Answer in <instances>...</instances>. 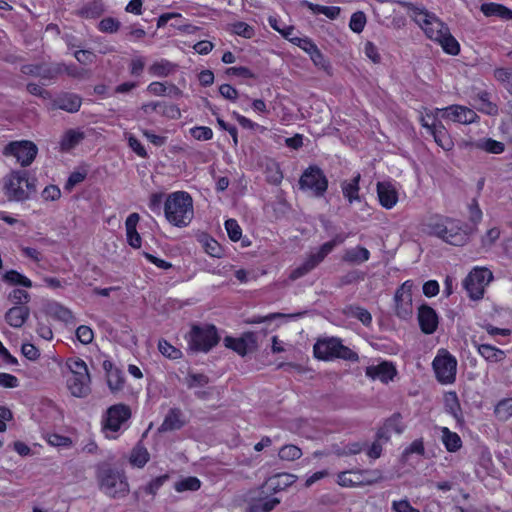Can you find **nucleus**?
Returning a JSON list of instances; mask_svg holds the SVG:
<instances>
[{
	"instance_id": "obj_1",
	"label": "nucleus",
	"mask_w": 512,
	"mask_h": 512,
	"mask_svg": "<svg viewBox=\"0 0 512 512\" xmlns=\"http://www.w3.org/2000/svg\"><path fill=\"white\" fill-rule=\"evenodd\" d=\"M165 217L177 227L187 226L193 218V201L187 192L177 191L168 195L164 203Z\"/></svg>"
},
{
	"instance_id": "obj_2",
	"label": "nucleus",
	"mask_w": 512,
	"mask_h": 512,
	"mask_svg": "<svg viewBox=\"0 0 512 512\" xmlns=\"http://www.w3.org/2000/svg\"><path fill=\"white\" fill-rule=\"evenodd\" d=\"M36 180L24 170L12 171L4 179L5 195L9 200L25 201L36 193Z\"/></svg>"
},
{
	"instance_id": "obj_3",
	"label": "nucleus",
	"mask_w": 512,
	"mask_h": 512,
	"mask_svg": "<svg viewBox=\"0 0 512 512\" xmlns=\"http://www.w3.org/2000/svg\"><path fill=\"white\" fill-rule=\"evenodd\" d=\"M186 339L189 350L207 353L219 343L220 336L214 325L194 324L186 335Z\"/></svg>"
},
{
	"instance_id": "obj_4",
	"label": "nucleus",
	"mask_w": 512,
	"mask_h": 512,
	"mask_svg": "<svg viewBox=\"0 0 512 512\" xmlns=\"http://www.w3.org/2000/svg\"><path fill=\"white\" fill-rule=\"evenodd\" d=\"M313 351L314 356L320 360L339 358L356 362L359 359L356 352L344 346L340 339L334 337L318 340L313 347Z\"/></svg>"
},
{
	"instance_id": "obj_5",
	"label": "nucleus",
	"mask_w": 512,
	"mask_h": 512,
	"mask_svg": "<svg viewBox=\"0 0 512 512\" xmlns=\"http://www.w3.org/2000/svg\"><path fill=\"white\" fill-rule=\"evenodd\" d=\"M406 6L410 12V17L421 27L429 39L438 40L444 30L448 28L435 14L418 8L412 3H407Z\"/></svg>"
},
{
	"instance_id": "obj_6",
	"label": "nucleus",
	"mask_w": 512,
	"mask_h": 512,
	"mask_svg": "<svg viewBox=\"0 0 512 512\" xmlns=\"http://www.w3.org/2000/svg\"><path fill=\"white\" fill-rule=\"evenodd\" d=\"M299 188L302 191H309L314 197L324 196L328 188V179L323 170L311 165L304 170L299 179Z\"/></svg>"
},
{
	"instance_id": "obj_7",
	"label": "nucleus",
	"mask_w": 512,
	"mask_h": 512,
	"mask_svg": "<svg viewBox=\"0 0 512 512\" xmlns=\"http://www.w3.org/2000/svg\"><path fill=\"white\" fill-rule=\"evenodd\" d=\"M345 239V235L339 234L336 235L332 240L324 243L317 252L312 253L301 266L297 267L291 272L290 278L292 280H296L306 275L308 272L313 270L320 262H322L324 258L330 252H332L336 245L343 243Z\"/></svg>"
},
{
	"instance_id": "obj_8",
	"label": "nucleus",
	"mask_w": 512,
	"mask_h": 512,
	"mask_svg": "<svg viewBox=\"0 0 512 512\" xmlns=\"http://www.w3.org/2000/svg\"><path fill=\"white\" fill-rule=\"evenodd\" d=\"M100 487L110 497H123L128 493L129 486L123 473L107 468L100 472Z\"/></svg>"
},
{
	"instance_id": "obj_9",
	"label": "nucleus",
	"mask_w": 512,
	"mask_h": 512,
	"mask_svg": "<svg viewBox=\"0 0 512 512\" xmlns=\"http://www.w3.org/2000/svg\"><path fill=\"white\" fill-rule=\"evenodd\" d=\"M493 279L492 272L487 268H474L464 279L463 286L469 297L479 300L484 295L485 287Z\"/></svg>"
},
{
	"instance_id": "obj_10",
	"label": "nucleus",
	"mask_w": 512,
	"mask_h": 512,
	"mask_svg": "<svg viewBox=\"0 0 512 512\" xmlns=\"http://www.w3.org/2000/svg\"><path fill=\"white\" fill-rule=\"evenodd\" d=\"M65 64L55 62H42L38 64H26L21 67V72L25 75L39 77L46 82L51 83L58 79L64 73Z\"/></svg>"
},
{
	"instance_id": "obj_11",
	"label": "nucleus",
	"mask_w": 512,
	"mask_h": 512,
	"mask_svg": "<svg viewBox=\"0 0 512 512\" xmlns=\"http://www.w3.org/2000/svg\"><path fill=\"white\" fill-rule=\"evenodd\" d=\"M3 153L6 156H14L21 166L27 167L36 158L38 148L32 141H13L6 145Z\"/></svg>"
},
{
	"instance_id": "obj_12",
	"label": "nucleus",
	"mask_w": 512,
	"mask_h": 512,
	"mask_svg": "<svg viewBox=\"0 0 512 512\" xmlns=\"http://www.w3.org/2000/svg\"><path fill=\"white\" fill-rule=\"evenodd\" d=\"M411 280L405 281L395 292V314L401 319L409 318L413 313Z\"/></svg>"
},
{
	"instance_id": "obj_13",
	"label": "nucleus",
	"mask_w": 512,
	"mask_h": 512,
	"mask_svg": "<svg viewBox=\"0 0 512 512\" xmlns=\"http://www.w3.org/2000/svg\"><path fill=\"white\" fill-rule=\"evenodd\" d=\"M456 359L446 352L444 355H437L433 360V368L439 382L448 384L455 381Z\"/></svg>"
},
{
	"instance_id": "obj_14",
	"label": "nucleus",
	"mask_w": 512,
	"mask_h": 512,
	"mask_svg": "<svg viewBox=\"0 0 512 512\" xmlns=\"http://www.w3.org/2000/svg\"><path fill=\"white\" fill-rule=\"evenodd\" d=\"M444 241L454 245L462 246L469 238V229L461 221L445 218Z\"/></svg>"
},
{
	"instance_id": "obj_15",
	"label": "nucleus",
	"mask_w": 512,
	"mask_h": 512,
	"mask_svg": "<svg viewBox=\"0 0 512 512\" xmlns=\"http://www.w3.org/2000/svg\"><path fill=\"white\" fill-rule=\"evenodd\" d=\"M131 417V410L125 404H116L109 407L103 419V428L117 432L123 423Z\"/></svg>"
},
{
	"instance_id": "obj_16",
	"label": "nucleus",
	"mask_w": 512,
	"mask_h": 512,
	"mask_svg": "<svg viewBox=\"0 0 512 512\" xmlns=\"http://www.w3.org/2000/svg\"><path fill=\"white\" fill-rule=\"evenodd\" d=\"M418 322L423 333L432 334L437 330L439 318L432 307L422 304L418 308Z\"/></svg>"
},
{
	"instance_id": "obj_17",
	"label": "nucleus",
	"mask_w": 512,
	"mask_h": 512,
	"mask_svg": "<svg viewBox=\"0 0 512 512\" xmlns=\"http://www.w3.org/2000/svg\"><path fill=\"white\" fill-rule=\"evenodd\" d=\"M439 111L443 118L462 124L472 123L476 117L473 110L460 105H452Z\"/></svg>"
},
{
	"instance_id": "obj_18",
	"label": "nucleus",
	"mask_w": 512,
	"mask_h": 512,
	"mask_svg": "<svg viewBox=\"0 0 512 512\" xmlns=\"http://www.w3.org/2000/svg\"><path fill=\"white\" fill-rule=\"evenodd\" d=\"M91 377L90 374H84L78 376L77 374H71L67 379V387L71 394L78 398H84L91 392Z\"/></svg>"
},
{
	"instance_id": "obj_19",
	"label": "nucleus",
	"mask_w": 512,
	"mask_h": 512,
	"mask_svg": "<svg viewBox=\"0 0 512 512\" xmlns=\"http://www.w3.org/2000/svg\"><path fill=\"white\" fill-rule=\"evenodd\" d=\"M365 374L371 379H379L383 383H388L396 375V369L392 363L384 361L378 365L368 366Z\"/></svg>"
},
{
	"instance_id": "obj_20",
	"label": "nucleus",
	"mask_w": 512,
	"mask_h": 512,
	"mask_svg": "<svg viewBox=\"0 0 512 512\" xmlns=\"http://www.w3.org/2000/svg\"><path fill=\"white\" fill-rule=\"evenodd\" d=\"M184 414L180 408H171L162 424L158 428V432L165 433L169 431H175L181 429L185 425Z\"/></svg>"
},
{
	"instance_id": "obj_21",
	"label": "nucleus",
	"mask_w": 512,
	"mask_h": 512,
	"mask_svg": "<svg viewBox=\"0 0 512 512\" xmlns=\"http://www.w3.org/2000/svg\"><path fill=\"white\" fill-rule=\"evenodd\" d=\"M377 194L380 204L386 209L393 208L398 201V193L389 182H378Z\"/></svg>"
},
{
	"instance_id": "obj_22",
	"label": "nucleus",
	"mask_w": 512,
	"mask_h": 512,
	"mask_svg": "<svg viewBox=\"0 0 512 512\" xmlns=\"http://www.w3.org/2000/svg\"><path fill=\"white\" fill-rule=\"evenodd\" d=\"M82 104L80 96L74 93H63L54 100V106L69 113L79 111Z\"/></svg>"
},
{
	"instance_id": "obj_23",
	"label": "nucleus",
	"mask_w": 512,
	"mask_h": 512,
	"mask_svg": "<svg viewBox=\"0 0 512 512\" xmlns=\"http://www.w3.org/2000/svg\"><path fill=\"white\" fill-rule=\"evenodd\" d=\"M30 315L28 306H13L5 314L6 322L14 328H20Z\"/></svg>"
},
{
	"instance_id": "obj_24",
	"label": "nucleus",
	"mask_w": 512,
	"mask_h": 512,
	"mask_svg": "<svg viewBox=\"0 0 512 512\" xmlns=\"http://www.w3.org/2000/svg\"><path fill=\"white\" fill-rule=\"evenodd\" d=\"M139 219L140 216L138 213H131L125 221L127 240L129 245L133 248L141 247V236L136 230Z\"/></svg>"
},
{
	"instance_id": "obj_25",
	"label": "nucleus",
	"mask_w": 512,
	"mask_h": 512,
	"mask_svg": "<svg viewBox=\"0 0 512 512\" xmlns=\"http://www.w3.org/2000/svg\"><path fill=\"white\" fill-rule=\"evenodd\" d=\"M360 179L361 175L358 173L350 181L344 180L340 184L343 196L348 200L350 204H352L354 201H360Z\"/></svg>"
},
{
	"instance_id": "obj_26",
	"label": "nucleus",
	"mask_w": 512,
	"mask_h": 512,
	"mask_svg": "<svg viewBox=\"0 0 512 512\" xmlns=\"http://www.w3.org/2000/svg\"><path fill=\"white\" fill-rule=\"evenodd\" d=\"M481 12L487 17H498L503 20H512V10L497 3H484Z\"/></svg>"
},
{
	"instance_id": "obj_27",
	"label": "nucleus",
	"mask_w": 512,
	"mask_h": 512,
	"mask_svg": "<svg viewBox=\"0 0 512 512\" xmlns=\"http://www.w3.org/2000/svg\"><path fill=\"white\" fill-rule=\"evenodd\" d=\"M479 354L488 362L498 363L502 362L506 358V353L489 344H478L476 345Z\"/></svg>"
},
{
	"instance_id": "obj_28",
	"label": "nucleus",
	"mask_w": 512,
	"mask_h": 512,
	"mask_svg": "<svg viewBox=\"0 0 512 512\" xmlns=\"http://www.w3.org/2000/svg\"><path fill=\"white\" fill-rule=\"evenodd\" d=\"M435 42L439 43L447 54L455 56L460 52V45L455 37L450 33L449 28L444 30V33L441 34V37H439Z\"/></svg>"
},
{
	"instance_id": "obj_29",
	"label": "nucleus",
	"mask_w": 512,
	"mask_h": 512,
	"mask_svg": "<svg viewBox=\"0 0 512 512\" xmlns=\"http://www.w3.org/2000/svg\"><path fill=\"white\" fill-rule=\"evenodd\" d=\"M176 69V64L166 60L161 59L160 61L154 62L149 68L148 72L155 77H167L171 73H173Z\"/></svg>"
},
{
	"instance_id": "obj_30",
	"label": "nucleus",
	"mask_w": 512,
	"mask_h": 512,
	"mask_svg": "<svg viewBox=\"0 0 512 512\" xmlns=\"http://www.w3.org/2000/svg\"><path fill=\"white\" fill-rule=\"evenodd\" d=\"M369 257L370 252L365 247L357 246L348 249L343 256V260L352 264H361L368 261Z\"/></svg>"
},
{
	"instance_id": "obj_31",
	"label": "nucleus",
	"mask_w": 512,
	"mask_h": 512,
	"mask_svg": "<svg viewBox=\"0 0 512 512\" xmlns=\"http://www.w3.org/2000/svg\"><path fill=\"white\" fill-rule=\"evenodd\" d=\"M84 139V133L74 129L68 130L60 141L62 151H70Z\"/></svg>"
},
{
	"instance_id": "obj_32",
	"label": "nucleus",
	"mask_w": 512,
	"mask_h": 512,
	"mask_svg": "<svg viewBox=\"0 0 512 512\" xmlns=\"http://www.w3.org/2000/svg\"><path fill=\"white\" fill-rule=\"evenodd\" d=\"M435 142L445 151H449L453 147V142L450 136L448 135L445 127L439 123L436 128H433V131L430 133Z\"/></svg>"
},
{
	"instance_id": "obj_33",
	"label": "nucleus",
	"mask_w": 512,
	"mask_h": 512,
	"mask_svg": "<svg viewBox=\"0 0 512 512\" xmlns=\"http://www.w3.org/2000/svg\"><path fill=\"white\" fill-rule=\"evenodd\" d=\"M442 441L449 452H456L462 446L460 436L455 432H451L447 427L442 428Z\"/></svg>"
},
{
	"instance_id": "obj_34",
	"label": "nucleus",
	"mask_w": 512,
	"mask_h": 512,
	"mask_svg": "<svg viewBox=\"0 0 512 512\" xmlns=\"http://www.w3.org/2000/svg\"><path fill=\"white\" fill-rule=\"evenodd\" d=\"M296 481V476L292 474H278L269 479L270 486L274 492L284 490Z\"/></svg>"
},
{
	"instance_id": "obj_35",
	"label": "nucleus",
	"mask_w": 512,
	"mask_h": 512,
	"mask_svg": "<svg viewBox=\"0 0 512 512\" xmlns=\"http://www.w3.org/2000/svg\"><path fill=\"white\" fill-rule=\"evenodd\" d=\"M149 461V453L147 449L140 443H138L132 450L130 455V463L133 466L142 468Z\"/></svg>"
},
{
	"instance_id": "obj_36",
	"label": "nucleus",
	"mask_w": 512,
	"mask_h": 512,
	"mask_svg": "<svg viewBox=\"0 0 512 512\" xmlns=\"http://www.w3.org/2000/svg\"><path fill=\"white\" fill-rule=\"evenodd\" d=\"M494 413L501 421H507L512 417V397L500 400L495 406Z\"/></svg>"
},
{
	"instance_id": "obj_37",
	"label": "nucleus",
	"mask_w": 512,
	"mask_h": 512,
	"mask_svg": "<svg viewBox=\"0 0 512 512\" xmlns=\"http://www.w3.org/2000/svg\"><path fill=\"white\" fill-rule=\"evenodd\" d=\"M476 146L477 148L491 154H500L505 149V146L502 142L496 141L492 138L482 139L477 142Z\"/></svg>"
},
{
	"instance_id": "obj_38",
	"label": "nucleus",
	"mask_w": 512,
	"mask_h": 512,
	"mask_svg": "<svg viewBox=\"0 0 512 512\" xmlns=\"http://www.w3.org/2000/svg\"><path fill=\"white\" fill-rule=\"evenodd\" d=\"M494 78L512 94V69L504 67L496 68L494 70Z\"/></svg>"
},
{
	"instance_id": "obj_39",
	"label": "nucleus",
	"mask_w": 512,
	"mask_h": 512,
	"mask_svg": "<svg viewBox=\"0 0 512 512\" xmlns=\"http://www.w3.org/2000/svg\"><path fill=\"white\" fill-rule=\"evenodd\" d=\"M201 242H202L205 252L208 255H210L212 257H216V258L222 257L223 249H222L221 245L215 239L208 237V236H204L201 239Z\"/></svg>"
},
{
	"instance_id": "obj_40",
	"label": "nucleus",
	"mask_w": 512,
	"mask_h": 512,
	"mask_svg": "<svg viewBox=\"0 0 512 512\" xmlns=\"http://www.w3.org/2000/svg\"><path fill=\"white\" fill-rule=\"evenodd\" d=\"M4 281L12 285H21L26 288L32 287V282L26 276L20 274L16 270L7 271L3 276Z\"/></svg>"
},
{
	"instance_id": "obj_41",
	"label": "nucleus",
	"mask_w": 512,
	"mask_h": 512,
	"mask_svg": "<svg viewBox=\"0 0 512 512\" xmlns=\"http://www.w3.org/2000/svg\"><path fill=\"white\" fill-rule=\"evenodd\" d=\"M209 377L203 373H188L184 379L185 385L189 389L204 387L209 383Z\"/></svg>"
},
{
	"instance_id": "obj_42",
	"label": "nucleus",
	"mask_w": 512,
	"mask_h": 512,
	"mask_svg": "<svg viewBox=\"0 0 512 512\" xmlns=\"http://www.w3.org/2000/svg\"><path fill=\"white\" fill-rule=\"evenodd\" d=\"M224 344L227 348L234 350L241 356H245L249 352L247 344L242 339V337L233 338V337L227 336L224 339Z\"/></svg>"
},
{
	"instance_id": "obj_43",
	"label": "nucleus",
	"mask_w": 512,
	"mask_h": 512,
	"mask_svg": "<svg viewBox=\"0 0 512 512\" xmlns=\"http://www.w3.org/2000/svg\"><path fill=\"white\" fill-rule=\"evenodd\" d=\"M201 486V482L196 477H187L175 483L174 489L177 492L197 491Z\"/></svg>"
},
{
	"instance_id": "obj_44",
	"label": "nucleus",
	"mask_w": 512,
	"mask_h": 512,
	"mask_svg": "<svg viewBox=\"0 0 512 512\" xmlns=\"http://www.w3.org/2000/svg\"><path fill=\"white\" fill-rule=\"evenodd\" d=\"M279 503L280 500L278 498L255 502L250 504L248 512H271Z\"/></svg>"
},
{
	"instance_id": "obj_45",
	"label": "nucleus",
	"mask_w": 512,
	"mask_h": 512,
	"mask_svg": "<svg viewBox=\"0 0 512 512\" xmlns=\"http://www.w3.org/2000/svg\"><path fill=\"white\" fill-rule=\"evenodd\" d=\"M278 455H279L280 459H282V460L294 461V460L299 459L302 456V451L299 447L290 444V445H284L279 450Z\"/></svg>"
},
{
	"instance_id": "obj_46",
	"label": "nucleus",
	"mask_w": 512,
	"mask_h": 512,
	"mask_svg": "<svg viewBox=\"0 0 512 512\" xmlns=\"http://www.w3.org/2000/svg\"><path fill=\"white\" fill-rule=\"evenodd\" d=\"M361 473H353L350 471L341 472L338 475V483L341 486L350 487L358 484H362V479H360Z\"/></svg>"
},
{
	"instance_id": "obj_47",
	"label": "nucleus",
	"mask_w": 512,
	"mask_h": 512,
	"mask_svg": "<svg viewBox=\"0 0 512 512\" xmlns=\"http://www.w3.org/2000/svg\"><path fill=\"white\" fill-rule=\"evenodd\" d=\"M107 384L113 393L122 390L124 386V377L122 372L118 369L117 371L110 373L107 376Z\"/></svg>"
},
{
	"instance_id": "obj_48",
	"label": "nucleus",
	"mask_w": 512,
	"mask_h": 512,
	"mask_svg": "<svg viewBox=\"0 0 512 512\" xmlns=\"http://www.w3.org/2000/svg\"><path fill=\"white\" fill-rule=\"evenodd\" d=\"M66 364L71 374H77L78 376L89 374L88 367L81 358H70Z\"/></svg>"
},
{
	"instance_id": "obj_49",
	"label": "nucleus",
	"mask_w": 512,
	"mask_h": 512,
	"mask_svg": "<svg viewBox=\"0 0 512 512\" xmlns=\"http://www.w3.org/2000/svg\"><path fill=\"white\" fill-rule=\"evenodd\" d=\"M366 15L362 11L352 14L349 22L350 29L355 33H361L366 25Z\"/></svg>"
},
{
	"instance_id": "obj_50",
	"label": "nucleus",
	"mask_w": 512,
	"mask_h": 512,
	"mask_svg": "<svg viewBox=\"0 0 512 512\" xmlns=\"http://www.w3.org/2000/svg\"><path fill=\"white\" fill-rule=\"evenodd\" d=\"M169 480V475L164 474L152 479L147 485H145L142 489L145 493L156 495L157 491L164 485L166 481Z\"/></svg>"
},
{
	"instance_id": "obj_51",
	"label": "nucleus",
	"mask_w": 512,
	"mask_h": 512,
	"mask_svg": "<svg viewBox=\"0 0 512 512\" xmlns=\"http://www.w3.org/2000/svg\"><path fill=\"white\" fill-rule=\"evenodd\" d=\"M429 233L444 240L445 218L431 219L427 224Z\"/></svg>"
},
{
	"instance_id": "obj_52",
	"label": "nucleus",
	"mask_w": 512,
	"mask_h": 512,
	"mask_svg": "<svg viewBox=\"0 0 512 512\" xmlns=\"http://www.w3.org/2000/svg\"><path fill=\"white\" fill-rule=\"evenodd\" d=\"M350 313L352 317L358 319L365 326H369L372 322L371 313L365 308L359 306H351Z\"/></svg>"
},
{
	"instance_id": "obj_53",
	"label": "nucleus",
	"mask_w": 512,
	"mask_h": 512,
	"mask_svg": "<svg viewBox=\"0 0 512 512\" xmlns=\"http://www.w3.org/2000/svg\"><path fill=\"white\" fill-rule=\"evenodd\" d=\"M8 298L15 306H26L25 304L30 301V295L22 289H14Z\"/></svg>"
},
{
	"instance_id": "obj_54",
	"label": "nucleus",
	"mask_w": 512,
	"mask_h": 512,
	"mask_svg": "<svg viewBox=\"0 0 512 512\" xmlns=\"http://www.w3.org/2000/svg\"><path fill=\"white\" fill-rule=\"evenodd\" d=\"M225 228L229 238L237 242L242 236V229L235 219H228L225 221Z\"/></svg>"
},
{
	"instance_id": "obj_55",
	"label": "nucleus",
	"mask_w": 512,
	"mask_h": 512,
	"mask_svg": "<svg viewBox=\"0 0 512 512\" xmlns=\"http://www.w3.org/2000/svg\"><path fill=\"white\" fill-rule=\"evenodd\" d=\"M384 425L390 430V432H394L396 434H401L404 431L402 417L399 413L393 414L385 421Z\"/></svg>"
},
{
	"instance_id": "obj_56",
	"label": "nucleus",
	"mask_w": 512,
	"mask_h": 512,
	"mask_svg": "<svg viewBox=\"0 0 512 512\" xmlns=\"http://www.w3.org/2000/svg\"><path fill=\"white\" fill-rule=\"evenodd\" d=\"M158 349L164 356H166L170 359H178L181 357V351L179 349L175 348L174 346H172L166 340L159 341Z\"/></svg>"
},
{
	"instance_id": "obj_57",
	"label": "nucleus",
	"mask_w": 512,
	"mask_h": 512,
	"mask_svg": "<svg viewBox=\"0 0 512 512\" xmlns=\"http://www.w3.org/2000/svg\"><path fill=\"white\" fill-rule=\"evenodd\" d=\"M191 136L199 141H207L212 139L213 131L207 126H198L190 129Z\"/></svg>"
},
{
	"instance_id": "obj_58",
	"label": "nucleus",
	"mask_w": 512,
	"mask_h": 512,
	"mask_svg": "<svg viewBox=\"0 0 512 512\" xmlns=\"http://www.w3.org/2000/svg\"><path fill=\"white\" fill-rule=\"evenodd\" d=\"M508 119L504 120L500 126L502 135L512 143V99L508 102Z\"/></svg>"
},
{
	"instance_id": "obj_59",
	"label": "nucleus",
	"mask_w": 512,
	"mask_h": 512,
	"mask_svg": "<svg viewBox=\"0 0 512 512\" xmlns=\"http://www.w3.org/2000/svg\"><path fill=\"white\" fill-rule=\"evenodd\" d=\"M367 447H368L367 442H360V441L351 442V443L346 444L343 447L342 452H340L339 455H344V456L356 455V454H359L360 452H362Z\"/></svg>"
},
{
	"instance_id": "obj_60",
	"label": "nucleus",
	"mask_w": 512,
	"mask_h": 512,
	"mask_svg": "<svg viewBox=\"0 0 512 512\" xmlns=\"http://www.w3.org/2000/svg\"><path fill=\"white\" fill-rule=\"evenodd\" d=\"M120 28V22L113 17H106L99 23V30L105 33H115Z\"/></svg>"
},
{
	"instance_id": "obj_61",
	"label": "nucleus",
	"mask_w": 512,
	"mask_h": 512,
	"mask_svg": "<svg viewBox=\"0 0 512 512\" xmlns=\"http://www.w3.org/2000/svg\"><path fill=\"white\" fill-rule=\"evenodd\" d=\"M101 13L102 10L99 7V5L96 3H91L81 8L78 12V15H80L83 18L94 19L99 17Z\"/></svg>"
},
{
	"instance_id": "obj_62",
	"label": "nucleus",
	"mask_w": 512,
	"mask_h": 512,
	"mask_svg": "<svg viewBox=\"0 0 512 512\" xmlns=\"http://www.w3.org/2000/svg\"><path fill=\"white\" fill-rule=\"evenodd\" d=\"M76 337L82 344H90L93 341L94 333L89 326L81 325L76 329Z\"/></svg>"
},
{
	"instance_id": "obj_63",
	"label": "nucleus",
	"mask_w": 512,
	"mask_h": 512,
	"mask_svg": "<svg viewBox=\"0 0 512 512\" xmlns=\"http://www.w3.org/2000/svg\"><path fill=\"white\" fill-rule=\"evenodd\" d=\"M233 32L244 38H251L254 35V29L247 23L241 21L233 24Z\"/></svg>"
},
{
	"instance_id": "obj_64",
	"label": "nucleus",
	"mask_w": 512,
	"mask_h": 512,
	"mask_svg": "<svg viewBox=\"0 0 512 512\" xmlns=\"http://www.w3.org/2000/svg\"><path fill=\"white\" fill-rule=\"evenodd\" d=\"M361 476H364L362 478V484L364 485H371L374 483H377L383 479V475L381 471L375 469V470H366L361 472Z\"/></svg>"
}]
</instances>
